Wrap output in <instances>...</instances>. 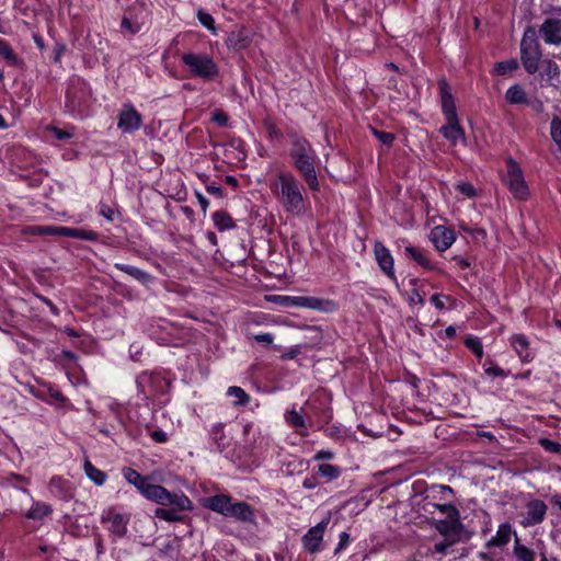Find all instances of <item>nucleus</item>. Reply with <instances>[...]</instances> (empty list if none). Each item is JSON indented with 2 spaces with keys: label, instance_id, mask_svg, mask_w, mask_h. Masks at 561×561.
<instances>
[{
  "label": "nucleus",
  "instance_id": "1a4fd4ad",
  "mask_svg": "<svg viewBox=\"0 0 561 561\" xmlns=\"http://www.w3.org/2000/svg\"><path fill=\"white\" fill-rule=\"evenodd\" d=\"M541 55L542 51L538 37H523L520 42V59L529 75L537 72Z\"/></svg>",
  "mask_w": 561,
  "mask_h": 561
},
{
  "label": "nucleus",
  "instance_id": "a19ab883",
  "mask_svg": "<svg viewBox=\"0 0 561 561\" xmlns=\"http://www.w3.org/2000/svg\"><path fill=\"white\" fill-rule=\"evenodd\" d=\"M0 56H2L9 64L14 65L16 62V56L4 41H0Z\"/></svg>",
  "mask_w": 561,
  "mask_h": 561
},
{
  "label": "nucleus",
  "instance_id": "864d4df0",
  "mask_svg": "<svg viewBox=\"0 0 561 561\" xmlns=\"http://www.w3.org/2000/svg\"><path fill=\"white\" fill-rule=\"evenodd\" d=\"M299 296H276L275 299L279 301L283 306L286 307H297L296 304H294V300H296Z\"/></svg>",
  "mask_w": 561,
  "mask_h": 561
},
{
  "label": "nucleus",
  "instance_id": "b1692460",
  "mask_svg": "<svg viewBox=\"0 0 561 561\" xmlns=\"http://www.w3.org/2000/svg\"><path fill=\"white\" fill-rule=\"evenodd\" d=\"M114 267L117 268L118 271L126 273L127 275H129L130 277H133L134 279L138 280L139 283H141L144 285H147L150 282H152V276L149 273H147L136 266L127 265V264H123V263H115Z\"/></svg>",
  "mask_w": 561,
  "mask_h": 561
},
{
  "label": "nucleus",
  "instance_id": "bb28decb",
  "mask_svg": "<svg viewBox=\"0 0 561 561\" xmlns=\"http://www.w3.org/2000/svg\"><path fill=\"white\" fill-rule=\"evenodd\" d=\"M561 33V11L546 19L540 35H559Z\"/></svg>",
  "mask_w": 561,
  "mask_h": 561
},
{
  "label": "nucleus",
  "instance_id": "20e7f679",
  "mask_svg": "<svg viewBox=\"0 0 561 561\" xmlns=\"http://www.w3.org/2000/svg\"><path fill=\"white\" fill-rule=\"evenodd\" d=\"M289 157L294 168L300 174L309 190L318 192L320 190V183L316 168L320 160L311 144L305 138L294 137Z\"/></svg>",
  "mask_w": 561,
  "mask_h": 561
},
{
  "label": "nucleus",
  "instance_id": "8fccbe9b",
  "mask_svg": "<svg viewBox=\"0 0 561 561\" xmlns=\"http://www.w3.org/2000/svg\"><path fill=\"white\" fill-rule=\"evenodd\" d=\"M211 121L218 124L219 126H226L228 122V116L225 112L216 110L211 114Z\"/></svg>",
  "mask_w": 561,
  "mask_h": 561
},
{
  "label": "nucleus",
  "instance_id": "37998d69",
  "mask_svg": "<svg viewBox=\"0 0 561 561\" xmlns=\"http://www.w3.org/2000/svg\"><path fill=\"white\" fill-rule=\"evenodd\" d=\"M122 27L125 32H129L131 34L138 33L141 31V25L139 22H133L129 16H125L122 21Z\"/></svg>",
  "mask_w": 561,
  "mask_h": 561
},
{
  "label": "nucleus",
  "instance_id": "f704fd0d",
  "mask_svg": "<svg viewBox=\"0 0 561 561\" xmlns=\"http://www.w3.org/2000/svg\"><path fill=\"white\" fill-rule=\"evenodd\" d=\"M483 370L486 375L492 377H500V378H506L508 377L510 373L499 367L492 359L488 358L484 360Z\"/></svg>",
  "mask_w": 561,
  "mask_h": 561
},
{
  "label": "nucleus",
  "instance_id": "aec40b11",
  "mask_svg": "<svg viewBox=\"0 0 561 561\" xmlns=\"http://www.w3.org/2000/svg\"><path fill=\"white\" fill-rule=\"evenodd\" d=\"M48 489L54 496L61 500H67L72 495L70 482L59 476H55L50 479Z\"/></svg>",
  "mask_w": 561,
  "mask_h": 561
},
{
  "label": "nucleus",
  "instance_id": "7c9ffc66",
  "mask_svg": "<svg viewBox=\"0 0 561 561\" xmlns=\"http://www.w3.org/2000/svg\"><path fill=\"white\" fill-rule=\"evenodd\" d=\"M404 252L410 259L414 260L419 265H421L425 268L432 267L430 259L426 256L424 251H422L421 249L412 247V245H408V247H405Z\"/></svg>",
  "mask_w": 561,
  "mask_h": 561
},
{
  "label": "nucleus",
  "instance_id": "680f3d73",
  "mask_svg": "<svg viewBox=\"0 0 561 561\" xmlns=\"http://www.w3.org/2000/svg\"><path fill=\"white\" fill-rule=\"evenodd\" d=\"M410 302L424 305V297L420 294L417 289H413L410 296Z\"/></svg>",
  "mask_w": 561,
  "mask_h": 561
},
{
  "label": "nucleus",
  "instance_id": "cd10ccee",
  "mask_svg": "<svg viewBox=\"0 0 561 561\" xmlns=\"http://www.w3.org/2000/svg\"><path fill=\"white\" fill-rule=\"evenodd\" d=\"M122 473H123V477L125 478V480L129 484H133L139 491V493L142 492V490L145 489V486L148 483V477L141 476L133 468H124L122 470Z\"/></svg>",
  "mask_w": 561,
  "mask_h": 561
},
{
  "label": "nucleus",
  "instance_id": "393cba45",
  "mask_svg": "<svg viewBox=\"0 0 561 561\" xmlns=\"http://www.w3.org/2000/svg\"><path fill=\"white\" fill-rule=\"evenodd\" d=\"M513 556L516 561H535L536 559V552L525 546L517 535L514 539Z\"/></svg>",
  "mask_w": 561,
  "mask_h": 561
},
{
  "label": "nucleus",
  "instance_id": "0e129e2a",
  "mask_svg": "<svg viewBox=\"0 0 561 561\" xmlns=\"http://www.w3.org/2000/svg\"><path fill=\"white\" fill-rule=\"evenodd\" d=\"M101 215L104 216L106 219L108 220H113V216H114V210L111 209L110 207H106V206H102L101 207Z\"/></svg>",
  "mask_w": 561,
  "mask_h": 561
},
{
  "label": "nucleus",
  "instance_id": "49530a36",
  "mask_svg": "<svg viewBox=\"0 0 561 561\" xmlns=\"http://www.w3.org/2000/svg\"><path fill=\"white\" fill-rule=\"evenodd\" d=\"M350 540V534L346 531H342L339 536V543L334 549V554H339L340 552H342L348 546Z\"/></svg>",
  "mask_w": 561,
  "mask_h": 561
},
{
  "label": "nucleus",
  "instance_id": "9b49d317",
  "mask_svg": "<svg viewBox=\"0 0 561 561\" xmlns=\"http://www.w3.org/2000/svg\"><path fill=\"white\" fill-rule=\"evenodd\" d=\"M142 115L131 103H124L117 115V128L124 134H133L140 129Z\"/></svg>",
  "mask_w": 561,
  "mask_h": 561
},
{
  "label": "nucleus",
  "instance_id": "5fc2aeb1",
  "mask_svg": "<svg viewBox=\"0 0 561 561\" xmlns=\"http://www.w3.org/2000/svg\"><path fill=\"white\" fill-rule=\"evenodd\" d=\"M60 227H53V226H47V227H37L36 228V231L38 234H50V236H60L59 232H57V230L59 229Z\"/></svg>",
  "mask_w": 561,
  "mask_h": 561
},
{
  "label": "nucleus",
  "instance_id": "4468645a",
  "mask_svg": "<svg viewBox=\"0 0 561 561\" xmlns=\"http://www.w3.org/2000/svg\"><path fill=\"white\" fill-rule=\"evenodd\" d=\"M374 255L380 270L391 279H396L394 261L389 249L386 248L380 241H375Z\"/></svg>",
  "mask_w": 561,
  "mask_h": 561
},
{
  "label": "nucleus",
  "instance_id": "3c124183",
  "mask_svg": "<svg viewBox=\"0 0 561 561\" xmlns=\"http://www.w3.org/2000/svg\"><path fill=\"white\" fill-rule=\"evenodd\" d=\"M546 71L549 80L557 79L560 76L558 65L551 61L548 62Z\"/></svg>",
  "mask_w": 561,
  "mask_h": 561
},
{
  "label": "nucleus",
  "instance_id": "09e8293b",
  "mask_svg": "<svg viewBox=\"0 0 561 561\" xmlns=\"http://www.w3.org/2000/svg\"><path fill=\"white\" fill-rule=\"evenodd\" d=\"M48 130L53 134V136L59 140H68L72 137V133L66 129H60L57 127H49Z\"/></svg>",
  "mask_w": 561,
  "mask_h": 561
},
{
  "label": "nucleus",
  "instance_id": "c756f323",
  "mask_svg": "<svg viewBox=\"0 0 561 561\" xmlns=\"http://www.w3.org/2000/svg\"><path fill=\"white\" fill-rule=\"evenodd\" d=\"M226 394L227 397L233 399L232 404L234 407H243L250 402V396L241 387L238 386L229 387Z\"/></svg>",
  "mask_w": 561,
  "mask_h": 561
},
{
  "label": "nucleus",
  "instance_id": "dca6fc26",
  "mask_svg": "<svg viewBox=\"0 0 561 561\" xmlns=\"http://www.w3.org/2000/svg\"><path fill=\"white\" fill-rule=\"evenodd\" d=\"M294 304L299 308H306L311 310H318L323 312H333L337 309V305L330 299H322L317 297L300 296Z\"/></svg>",
  "mask_w": 561,
  "mask_h": 561
},
{
  "label": "nucleus",
  "instance_id": "6e6552de",
  "mask_svg": "<svg viewBox=\"0 0 561 561\" xmlns=\"http://www.w3.org/2000/svg\"><path fill=\"white\" fill-rule=\"evenodd\" d=\"M506 175L504 182L516 199L525 201L529 195L528 186L524 180L523 171L512 159L506 163Z\"/></svg>",
  "mask_w": 561,
  "mask_h": 561
},
{
  "label": "nucleus",
  "instance_id": "a878e982",
  "mask_svg": "<svg viewBox=\"0 0 561 561\" xmlns=\"http://www.w3.org/2000/svg\"><path fill=\"white\" fill-rule=\"evenodd\" d=\"M505 100L512 105L526 104L528 102L527 94L519 84H513L506 90Z\"/></svg>",
  "mask_w": 561,
  "mask_h": 561
},
{
  "label": "nucleus",
  "instance_id": "a211bd4d",
  "mask_svg": "<svg viewBox=\"0 0 561 561\" xmlns=\"http://www.w3.org/2000/svg\"><path fill=\"white\" fill-rule=\"evenodd\" d=\"M510 344L522 363H530L535 358V352L525 334H514L510 337Z\"/></svg>",
  "mask_w": 561,
  "mask_h": 561
},
{
  "label": "nucleus",
  "instance_id": "603ef678",
  "mask_svg": "<svg viewBox=\"0 0 561 561\" xmlns=\"http://www.w3.org/2000/svg\"><path fill=\"white\" fill-rule=\"evenodd\" d=\"M253 339L259 342V343H262V344H265V345H271L274 341V336L273 334L271 333H260V334H255L253 336Z\"/></svg>",
  "mask_w": 561,
  "mask_h": 561
},
{
  "label": "nucleus",
  "instance_id": "412c9836",
  "mask_svg": "<svg viewBox=\"0 0 561 561\" xmlns=\"http://www.w3.org/2000/svg\"><path fill=\"white\" fill-rule=\"evenodd\" d=\"M516 533L513 530L511 524H501L496 530V534L486 541V547H503L505 546Z\"/></svg>",
  "mask_w": 561,
  "mask_h": 561
},
{
  "label": "nucleus",
  "instance_id": "c85d7f7f",
  "mask_svg": "<svg viewBox=\"0 0 561 561\" xmlns=\"http://www.w3.org/2000/svg\"><path fill=\"white\" fill-rule=\"evenodd\" d=\"M53 508L44 502H34L30 511L25 514L28 519L41 520L51 514Z\"/></svg>",
  "mask_w": 561,
  "mask_h": 561
},
{
  "label": "nucleus",
  "instance_id": "6ab92c4d",
  "mask_svg": "<svg viewBox=\"0 0 561 561\" xmlns=\"http://www.w3.org/2000/svg\"><path fill=\"white\" fill-rule=\"evenodd\" d=\"M431 240L438 251L444 252L453 245L456 236L451 229L444 226H436L431 231Z\"/></svg>",
  "mask_w": 561,
  "mask_h": 561
},
{
  "label": "nucleus",
  "instance_id": "e433bc0d",
  "mask_svg": "<svg viewBox=\"0 0 561 561\" xmlns=\"http://www.w3.org/2000/svg\"><path fill=\"white\" fill-rule=\"evenodd\" d=\"M196 16H197L199 23L207 31L216 32L215 20H214V18L208 12H206L204 10H198L197 13H196Z\"/></svg>",
  "mask_w": 561,
  "mask_h": 561
},
{
  "label": "nucleus",
  "instance_id": "13d9d810",
  "mask_svg": "<svg viewBox=\"0 0 561 561\" xmlns=\"http://www.w3.org/2000/svg\"><path fill=\"white\" fill-rule=\"evenodd\" d=\"M150 436L157 443H165L168 440V435L163 431H153Z\"/></svg>",
  "mask_w": 561,
  "mask_h": 561
},
{
  "label": "nucleus",
  "instance_id": "473e14b6",
  "mask_svg": "<svg viewBox=\"0 0 561 561\" xmlns=\"http://www.w3.org/2000/svg\"><path fill=\"white\" fill-rule=\"evenodd\" d=\"M318 473L325 479L327 482L336 480L342 474L340 467L331 463H322L318 467Z\"/></svg>",
  "mask_w": 561,
  "mask_h": 561
},
{
  "label": "nucleus",
  "instance_id": "338daca9",
  "mask_svg": "<svg viewBox=\"0 0 561 561\" xmlns=\"http://www.w3.org/2000/svg\"><path fill=\"white\" fill-rule=\"evenodd\" d=\"M50 397L55 399L56 401L64 402L66 399L62 396V393L59 390L50 389L49 390Z\"/></svg>",
  "mask_w": 561,
  "mask_h": 561
},
{
  "label": "nucleus",
  "instance_id": "a18cd8bd",
  "mask_svg": "<svg viewBox=\"0 0 561 561\" xmlns=\"http://www.w3.org/2000/svg\"><path fill=\"white\" fill-rule=\"evenodd\" d=\"M224 427H225V424L221 422L216 423L211 426L210 435L213 436L214 440H216L218 444L225 437Z\"/></svg>",
  "mask_w": 561,
  "mask_h": 561
},
{
  "label": "nucleus",
  "instance_id": "052dcab7",
  "mask_svg": "<svg viewBox=\"0 0 561 561\" xmlns=\"http://www.w3.org/2000/svg\"><path fill=\"white\" fill-rule=\"evenodd\" d=\"M445 296L443 295H439V294H435L432 296L431 298V301L432 304L437 308V309H444L445 308V304H444V299Z\"/></svg>",
  "mask_w": 561,
  "mask_h": 561
},
{
  "label": "nucleus",
  "instance_id": "c03bdc74",
  "mask_svg": "<svg viewBox=\"0 0 561 561\" xmlns=\"http://www.w3.org/2000/svg\"><path fill=\"white\" fill-rule=\"evenodd\" d=\"M375 137L383 145L390 146L394 140V135L391 133L380 131L375 128H371Z\"/></svg>",
  "mask_w": 561,
  "mask_h": 561
},
{
  "label": "nucleus",
  "instance_id": "58836bf2",
  "mask_svg": "<svg viewBox=\"0 0 561 561\" xmlns=\"http://www.w3.org/2000/svg\"><path fill=\"white\" fill-rule=\"evenodd\" d=\"M263 126L268 134L271 139H280L283 137V133L280 129L276 126V124L272 119H265L263 122Z\"/></svg>",
  "mask_w": 561,
  "mask_h": 561
},
{
  "label": "nucleus",
  "instance_id": "4be33fe9",
  "mask_svg": "<svg viewBox=\"0 0 561 561\" xmlns=\"http://www.w3.org/2000/svg\"><path fill=\"white\" fill-rule=\"evenodd\" d=\"M285 421L289 426L294 427L299 435H308V423L300 411H297L295 408L287 410L285 413Z\"/></svg>",
  "mask_w": 561,
  "mask_h": 561
},
{
  "label": "nucleus",
  "instance_id": "72a5a7b5",
  "mask_svg": "<svg viewBox=\"0 0 561 561\" xmlns=\"http://www.w3.org/2000/svg\"><path fill=\"white\" fill-rule=\"evenodd\" d=\"M84 472L95 484L102 485L106 481V474L95 468L89 460L84 462Z\"/></svg>",
  "mask_w": 561,
  "mask_h": 561
},
{
  "label": "nucleus",
  "instance_id": "4d7b16f0",
  "mask_svg": "<svg viewBox=\"0 0 561 561\" xmlns=\"http://www.w3.org/2000/svg\"><path fill=\"white\" fill-rule=\"evenodd\" d=\"M334 457V453L329 449L319 450L314 456V460H330Z\"/></svg>",
  "mask_w": 561,
  "mask_h": 561
},
{
  "label": "nucleus",
  "instance_id": "de8ad7c7",
  "mask_svg": "<svg viewBox=\"0 0 561 561\" xmlns=\"http://www.w3.org/2000/svg\"><path fill=\"white\" fill-rule=\"evenodd\" d=\"M456 187L461 194L466 195L467 197L471 198L476 196L474 187L468 182H461L457 184Z\"/></svg>",
  "mask_w": 561,
  "mask_h": 561
},
{
  "label": "nucleus",
  "instance_id": "423d86ee",
  "mask_svg": "<svg viewBox=\"0 0 561 561\" xmlns=\"http://www.w3.org/2000/svg\"><path fill=\"white\" fill-rule=\"evenodd\" d=\"M91 102V91L81 78H72L66 93V110L75 117H84Z\"/></svg>",
  "mask_w": 561,
  "mask_h": 561
},
{
  "label": "nucleus",
  "instance_id": "7ed1b4c3",
  "mask_svg": "<svg viewBox=\"0 0 561 561\" xmlns=\"http://www.w3.org/2000/svg\"><path fill=\"white\" fill-rule=\"evenodd\" d=\"M271 191L286 214L298 217L306 213L309 202L305 187L293 173L278 172L271 184Z\"/></svg>",
  "mask_w": 561,
  "mask_h": 561
},
{
  "label": "nucleus",
  "instance_id": "f257e3e1",
  "mask_svg": "<svg viewBox=\"0 0 561 561\" xmlns=\"http://www.w3.org/2000/svg\"><path fill=\"white\" fill-rule=\"evenodd\" d=\"M426 512L432 515L431 525L444 537L435 542L432 551L438 554L449 553L453 546L461 539L463 525L459 511L453 504L427 503Z\"/></svg>",
  "mask_w": 561,
  "mask_h": 561
},
{
  "label": "nucleus",
  "instance_id": "0eeeda50",
  "mask_svg": "<svg viewBox=\"0 0 561 561\" xmlns=\"http://www.w3.org/2000/svg\"><path fill=\"white\" fill-rule=\"evenodd\" d=\"M181 59L193 77L210 81L218 75L216 64L206 54L185 53Z\"/></svg>",
  "mask_w": 561,
  "mask_h": 561
},
{
  "label": "nucleus",
  "instance_id": "5701e85b",
  "mask_svg": "<svg viewBox=\"0 0 561 561\" xmlns=\"http://www.w3.org/2000/svg\"><path fill=\"white\" fill-rule=\"evenodd\" d=\"M57 232L62 237L87 240V241H96L99 238L98 232L89 229H78L71 227H60Z\"/></svg>",
  "mask_w": 561,
  "mask_h": 561
},
{
  "label": "nucleus",
  "instance_id": "e2e57ef3",
  "mask_svg": "<svg viewBox=\"0 0 561 561\" xmlns=\"http://www.w3.org/2000/svg\"><path fill=\"white\" fill-rule=\"evenodd\" d=\"M196 198L198 201V204L201 208L206 211L207 207L209 206L208 199L201 193H196Z\"/></svg>",
  "mask_w": 561,
  "mask_h": 561
},
{
  "label": "nucleus",
  "instance_id": "bf43d9fd",
  "mask_svg": "<svg viewBox=\"0 0 561 561\" xmlns=\"http://www.w3.org/2000/svg\"><path fill=\"white\" fill-rule=\"evenodd\" d=\"M318 484L319 482L316 477H307L302 481V486L308 490L317 488Z\"/></svg>",
  "mask_w": 561,
  "mask_h": 561
},
{
  "label": "nucleus",
  "instance_id": "6e6d98bb",
  "mask_svg": "<svg viewBox=\"0 0 561 561\" xmlns=\"http://www.w3.org/2000/svg\"><path fill=\"white\" fill-rule=\"evenodd\" d=\"M526 104L537 113H541L543 111V103L537 98L528 99V102H526Z\"/></svg>",
  "mask_w": 561,
  "mask_h": 561
},
{
  "label": "nucleus",
  "instance_id": "f8f14e48",
  "mask_svg": "<svg viewBox=\"0 0 561 561\" xmlns=\"http://www.w3.org/2000/svg\"><path fill=\"white\" fill-rule=\"evenodd\" d=\"M330 514L324 519L311 527L302 537V546L307 552L314 554L321 550L324 531L330 522Z\"/></svg>",
  "mask_w": 561,
  "mask_h": 561
},
{
  "label": "nucleus",
  "instance_id": "39448f33",
  "mask_svg": "<svg viewBox=\"0 0 561 561\" xmlns=\"http://www.w3.org/2000/svg\"><path fill=\"white\" fill-rule=\"evenodd\" d=\"M202 505L225 517L234 518L242 523H253L255 519L253 508L245 502H233L227 494H216L203 500Z\"/></svg>",
  "mask_w": 561,
  "mask_h": 561
},
{
  "label": "nucleus",
  "instance_id": "ea45409f",
  "mask_svg": "<svg viewBox=\"0 0 561 561\" xmlns=\"http://www.w3.org/2000/svg\"><path fill=\"white\" fill-rule=\"evenodd\" d=\"M551 137L561 151V119L558 117L551 121Z\"/></svg>",
  "mask_w": 561,
  "mask_h": 561
},
{
  "label": "nucleus",
  "instance_id": "69168bd1",
  "mask_svg": "<svg viewBox=\"0 0 561 561\" xmlns=\"http://www.w3.org/2000/svg\"><path fill=\"white\" fill-rule=\"evenodd\" d=\"M206 191L211 194V195H216V196H221L222 195V190L221 187L219 186H215V185H207L206 186Z\"/></svg>",
  "mask_w": 561,
  "mask_h": 561
},
{
  "label": "nucleus",
  "instance_id": "774afa93",
  "mask_svg": "<svg viewBox=\"0 0 561 561\" xmlns=\"http://www.w3.org/2000/svg\"><path fill=\"white\" fill-rule=\"evenodd\" d=\"M64 50H65L64 46L57 45L55 47V57H54L55 61H59L60 60V57H61Z\"/></svg>",
  "mask_w": 561,
  "mask_h": 561
},
{
  "label": "nucleus",
  "instance_id": "2eb2a0df",
  "mask_svg": "<svg viewBox=\"0 0 561 561\" xmlns=\"http://www.w3.org/2000/svg\"><path fill=\"white\" fill-rule=\"evenodd\" d=\"M547 505L540 500L530 501L523 514L522 525L524 527L535 526L541 523L546 516Z\"/></svg>",
  "mask_w": 561,
  "mask_h": 561
},
{
  "label": "nucleus",
  "instance_id": "2f4dec72",
  "mask_svg": "<svg viewBox=\"0 0 561 561\" xmlns=\"http://www.w3.org/2000/svg\"><path fill=\"white\" fill-rule=\"evenodd\" d=\"M213 221L216 228L220 231L232 229L234 227L231 216L222 210H218L213 214Z\"/></svg>",
  "mask_w": 561,
  "mask_h": 561
},
{
  "label": "nucleus",
  "instance_id": "c9c22d12",
  "mask_svg": "<svg viewBox=\"0 0 561 561\" xmlns=\"http://www.w3.org/2000/svg\"><path fill=\"white\" fill-rule=\"evenodd\" d=\"M518 68V62L516 59H508L504 61H500L495 64L493 72L499 76H505L508 72H512Z\"/></svg>",
  "mask_w": 561,
  "mask_h": 561
},
{
  "label": "nucleus",
  "instance_id": "f3484780",
  "mask_svg": "<svg viewBox=\"0 0 561 561\" xmlns=\"http://www.w3.org/2000/svg\"><path fill=\"white\" fill-rule=\"evenodd\" d=\"M439 133L453 147L457 146L458 142L467 144L465 130L460 126L459 119L446 121L439 128Z\"/></svg>",
  "mask_w": 561,
  "mask_h": 561
},
{
  "label": "nucleus",
  "instance_id": "f03ea898",
  "mask_svg": "<svg viewBox=\"0 0 561 561\" xmlns=\"http://www.w3.org/2000/svg\"><path fill=\"white\" fill-rule=\"evenodd\" d=\"M144 497L161 506L154 511V517L169 523L183 522V512L193 510V503L183 492H170L159 484L147 483L142 492Z\"/></svg>",
  "mask_w": 561,
  "mask_h": 561
},
{
  "label": "nucleus",
  "instance_id": "79ce46f5",
  "mask_svg": "<svg viewBox=\"0 0 561 561\" xmlns=\"http://www.w3.org/2000/svg\"><path fill=\"white\" fill-rule=\"evenodd\" d=\"M539 444L546 451L552 454H561V445L557 442L550 440L548 438H541Z\"/></svg>",
  "mask_w": 561,
  "mask_h": 561
},
{
  "label": "nucleus",
  "instance_id": "4c0bfd02",
  "mask_svg": "<svg viewBox=\"0 0 561 561\" xmlns=\"http://www.w3.org/2000/svg\"><path fill=\"white\" fill-rule=\"evenodd\" d=\"M466 346L479 358L483 357L482 343L478 337H470L465 341Z\"/></svg>",
  "mask_w": 561,
  "mask_h": 561
},
{
  "label": "nucleus",
  "instance_id": "ddd939ff",
  "mask_svg": "<svg viewBox=\"0 0 561 561\" xmlns=\"http://www.w3.org/2000/svg\"><path fill=\"white\" fill-rule=\"evenodd\" d=\"M438 90L440 98L442 112L445 121L458 119L455 99L451 94L450 87L445 78L438 80Z\"/></svg>",
  "mask_w": 561,
  "mask_h": 561
},
{
  "label": "nucleus",
  "instance_id": "9d476101",
  "mask_svg": "<svg viewBox=\"0 0 561 561\" xmlns=\"http://www.w3.org/2000/svg\"><path fill=\"white\" fill-rule=\"evenodd\" d=\"M129 520L130 516L128 514L121 513L115 507L104 510L101 515V522L107 525V530L114 539L126 536Z\"/></svg>",
  "mask_w": 561,
  "mask_h": 561
}]
</instances>
